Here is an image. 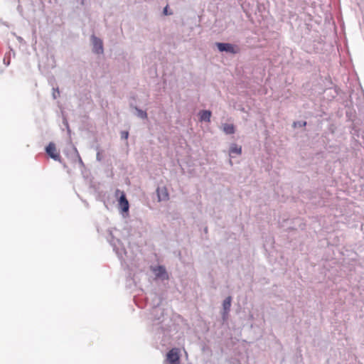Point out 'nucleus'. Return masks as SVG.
Returning <instances> with one entry per match:
<instances>
[{"mask_svg":"<svg viewBox=\"0 0 364 364\" xmlns=\"http://www.w3.org/2000/svg\"><path fill=\"white\" fill-rule=\"evenodd\" d=\"M179 353L178 348H173L171 349L166 354V364H180Z\"/></svg>","mask_w":364,"mask_h":364,"instance_id":"1","label":"nucleus"},{"mask_svg":"<svg viewBox=\"0 0 364 364\" xmlns=\"http://www.w3.org/2000/svg\"><path fill=\"white\" fill-rule=\"evenodd\" d=\"M46 153L55 161H60L61 157L60 153L57 151L54 143L50 142L46 148Z\"/></svg>","mask_w":364,"mask_h":364,"instance_id":"2","label":"nucleus"},{"mask_svg":"<svg viewBox=\"0 0 364 364\" xmlns=\"http://www.w3.org/2000/svg\"><path fill=\"white\" fill-rule=\"evenodd\" d=\"M217 47L220 51H225L231 53H237L239 49L230 43H218Z\"/></svg>","mask_w":364,"mask_h":364,"instance_id":"3","label":"nucleus"},{"mask_svg":"<svg viewBox=\"0 0 364 364\" xmlns=\"http://www.w3.org/2000/svg\"><path fill=\"white\" fill-rule=\"evenodd\" d=\"M93 51L97 54L103 53L102 41L100 38L92 36V38Z\"/></svg>","mask_w":364,"mask_h":364,"instance_id":"4","label":"nucleus"},{"mask_svg":"<svg viewBox=\"0 0 364 364\" xmlns=\"http://www.w3.org/2000/svg\"><path fill=\"white\" fill-rule=\"evenodd\" d=\"M159 200H168L169 199V194L166 187L158 188L156 190Z\"/></svg>","mask_w":364,"mask_h":364,"instance_id":"5","label":"nucleus"},{"mask_svg":"<svg viewBox=\"0 0 364 364\" xmlns=\"http://www.w3.org/2000/svg\"><path fill=\"white\" fill-rule=\"evenodd\" d=\"M119 206L123 212H127L129 210V202L126 198V196L124 192H122V194L119 197Z\"/></svg>","mask_w":364,"mask_h":364,"instance_id":"6","label":"nucleus"},{"mask_svg":"<svg viewBox=\"0 0 364 364\" xmlns=\"http://www.w3.org/2000/svg\"><path fill=\"white\" fill-rule=\"evenodd\" d=\"M153 271L154 272V273L157 277H161V278H166L167 277L166 269L162 266H158V267H155L153 269Z\"/></svg>","mask_w":364,"mask_h":364,"instance_id":"7","label":"nucleus"},{"mask_svg":"<svg viewBox=\"0 0 364 364\" xmlns=\"http://www.w3.org/2000/svg\"><path fill=\"white\" fill-rule=\"evenodd\" d=\"M200 121L209 122L210 121L211 112L208 110H203L199 113Z\"/></svg>","mask_w":364,"mask_h":364,"instance_id":"8","label":"nucleus"},{"mask_svg":"<svg viewBox=\"0 0 364 364\" xmlns=\"http://www.w3.org/2000/svg\"><path fill=\"white\" fill-rule=\"evenodd\" d=\"M223 130L227 134H234L235 131L232 124H224L223 125Z\"/></svg>","mask_w":364,"mask_h":364,"instance_id":"9","label":"nucleus"},{"mask_svg":"<svg viewBox=\"0 0 364 364\" xmlns=\"http://www.w3.org/2000/svg\"><path fill=\"white\" fill-rule=\"evenodd\" d=\"M242 153V148L241 146H237V144H232L230 149V154H241Z\"/></svg>","mask_w":364,"mask_h":364,"instance_id":"10","label":"nucleus"},{"mask_svg":"<svg viewBox=\"0 0 364 364\" xmlns=\"http://www.w3.org/2000/svg\"><path fill=\"white\" fill-rule=\"evenodd\" d=\"M232 298L231 296H228L223 301V309L225 311L228 312L230 311L231 306Z\"/></svg>","mask_w":364,"mask_h":364,"instance_id":"11","label":"nucleus"},{"mask_svg":"<svg viewBox=\"0 0 364 364\" xmlns=\"http://www.w3.org/2000/svg\"><path fill=\"white\" fill-rule=\"evenodd\" d=\"M138 116L141 118H146L147 114L146 112L139 109L138 110Z\"/></svg>","mask_w":364,"mask_h":364,"instance_id":"12","label":"nucleus"},{"mask_svg":"<svg viewBox=\"0 0 364 364\" xmlns=\"http://www.w3.org/2000/svg\"><path fill=\"white\" fill-rule=\"evenodd\" d=\"M129 136V132L127 131H122L121 132V137L124 139H127Z\"/></svg>","mask_w":364,"mask_h":364,"instance_id":"13","label":"nucleus"},{"mask_svg":"<svg viewBox=\"0 0 364 364\" xmlns=\"http://www.w3.org/2000/svg\"><path fill=\"white\" fill-rule=\"evenodd\" d=\"M164 15H169V14H171V13H168V6H166L164 8Z\"/></svg>","mask_w":364,"mask_h":364,"instance_id":"14","label":"nucleus"},{"mask_svg":"<svg viewBox=\"0 0 364 364\" xmlns=\"http://www.w3.org/2000/svg\"><path fill=\"white\" fill-rule=\"evenodd\" d=\"M97 159L98 161H101L102 160V156H101L100 152H97Z\"/></svg>","mask_w":364,"mask_h":364,"instance_id":"15","label":"nucleus"}]
</instances>
